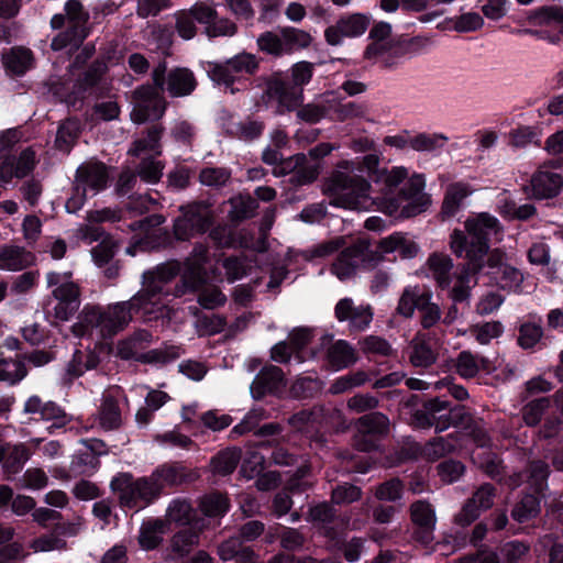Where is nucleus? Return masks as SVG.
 Instances as JSON below:
<instances>
[{"instance_id": "1", "label": "nucleus", "mask_w": 563, "mask_h": 563, "mask_svg": "<svg viewBox=\"0 0 563 563\" xmlns=\"http://www.w3.org/2000/svg\"><path fill=\"white\" fill-rule=\"evenodd\" d=\"M340 169L329 186L330 205L349 209L367 211L374 205L386 214L391 217L410 218L422 212L429 203V198L423 194L426 181L422 175H413L406 183L397 196H391L407 177L408 169L402 166H395L391 169H382L374 181L384 187L383 196L373 198L371 196V184L354 174L355 163L344 161L339 165Z\"/></svg>"}, {"instance_id": "2", "label": "nucleus", "mask_w": 563, "mask_h": 563, "mask_svg": "<svg viewBox=\"0 0 563 563\" xmlns=\"http://www.w3.org/2000/svg\"><path fill=\"white\" fill-rule=\"evenodd\" d=\"M503 233V225L499 220L488 212L470 214L464 221V229H454L449 239L452 253L468 262L470 267L481 271L485 258L488 256L490 266H497L503 261L499 251L489 253V241Z\"/></svg>"}, {"instance_id": "3", "label": "nucleus", "mask_w": 563, "mask_h": 563, "mask_svg": "<svg viewBox=\"0 0 563 563\" xmlns=\"http://www.w3.org/2000/svg\"><path fill=\"white\" fill-rule=\"evenodd\" d=\"M183 482L181 468L162 466L148 476L142 477H134L131 473H119L112 478L110 486L122 507L139 510L158 498L165 487Z\"/></svg>"}, {"instance_id": "4", "label": "nucleus", "mask_w": 563, "mask_h": 563, "mask_svg": "<svg viewBox=\"0 0 563 563\" xmlns=\"http://www.w3.org/2000/svg\"><path fill=\"white\" fill-rule=\"evenodd\" d=\"M180 264L170 261L158 265L153 271L143 274L142 289L129 301L132 311L142 312L148 319L163 314L165 309L164 296L166 285L179 273Z\"/></svg>"}, {"instance_id": "5", "label": "nucleus", "mask_w": 563, "mask_h": 563, "mask_svg": "<svg viewBox=\"0 0 563 563\" xmlns=\"http://www.w3.org/2000/svg\"><path fill=\"white\" fill-rule=\"evenodd\" d=\"M132 320V310L128 303L118 302L107 308L86 306L73 325L76 336L92 335L111 338L122 331Z\"/></svg>"}, {"instance_id": "6", "label": "nucleus", "mask_w": 563, "mask_h": 563, "mask_svg": "<svg viewBox=\"0 0 563 563\" xmlns=\"http://www.w3.org/2000/svg\"><path fill=\"white\" fill-rule=\"evenodd\" d=\"M107 167L97 162H87L77 168L74 195L67 200L66 209L75 212L80 209L88 195L96 196L108 184Z\"/></svg>"}, {"instance_id": "7", "label": "nucleus", "mask_w": 563, "mask_h": 563, "mask_svg": "<svg viewBox=\"0 0 563 563\" xmlns=\"http://www.w3.org/2000/svg\"><path fill=\"white\" fill-rule=\"evenodd\" d=\"M257 67L258 63L254 55L241 53L224 63H209L208 75L213 82L230 88L233 93V84L241 82L254 74Z\"/></svg>"}, {"instance_id": "8", "label": "nucleus", "mask_w": 563, "mask_h": 563, "mask_svg": "<svg viewBox=\"0 0 563 563\" xmlns=\"http://www.w3.org/2000/svg\"><path fill=\"white\" fill-rule=\"evenodd\" d=\"M47 286L52 287V295L56 299L54 316L56 319L67 321L80 306V290L70 279V273L51 272L46 275Z\"/></svg>"}, {"instance_id": "9", "label": "nucleus", "mask_w": 563, "mask_h": 563, "mask_svg": "<svg viewBox=\"0 0 563 563\" xmlns=\"http://www.w3.org/2000/svg\"><path fill=\"white\" fill-rule=\"evenodd\" d=\"M529 23L537 30H519L520 34H529L551 44H558L563 34V9L556 5H545L533 10L528 16Z\"/></svg>"}, {"instance_id": "10", "label": "nucleus", "mask_w": 563, "mask_h": 563, "mask_svg": "<svg viewBox=\"0 0 563 563\" xmlns=\"http://www.w3.org/2000/svg\"><path fill=\"white\" fill-rule=\"evenodd\" d=\"M360 264L367 268L375 267L372 253L368 252V244L365 241H357L344 249L331 266V272L340 280H346L355 275Z\"/></svg>"}, {"instance_id": "11", "label": "nucleus", "mask_w": 563, "mask_h": 563, "mask_svg": "<svg viewBox=\"0 0 563 563\" xmlns=\"http://www.w3.org/2000/svg\"><path fill=\"white\" fill-rule=\"evenodd\" d=\"M534 198H552L561 191L563 185V166L561 157L551 159L540 166L530 181Z\"/></svg>"}, {"instance_id": "12", "label": "nucleus", "mask_w": 563, "mask_h": 563, "mask_svg": "<svg viewBox=\"0 0 563 563\" xmlns=\"http://www.w3.org/2000/svg\"><path fill=\"white\" fill-rule=\"evenodd\" d=\"M183 216L177 218L174 224V232L178 240L205 233L212 223V211L209 207L200 203L183 208Z\"/></svg>"}, {"instance_id": "13", "label": "nucleus", "mask_w": 563, "mask_h": 563, "mask_svg": "<svg viewBox=\"0 0 563 563\" xmlns=\"http://www.w3.org/2000/svg\"><path fill=\"white\" fill-rule=\"evenodd\" d=\"M139 339L129 338L122 340L117 345L118 355L123 360L136 358L143 363L163 365L180 357L181 349L170 345L161 349L151 350L139 355Z\"/></svg>"}, {"instance_id": "14", "label": "nucleus", "mask_w": 563, "mask_h": 563, "mask_svg": "<svg viewBox=\"0 0 563 563\" xmlns=\"http://www.w3.org/2000/svg\"><path fill=\"white\" fill-rule=\"evenodd\" d=\"M461 411L460 407L449 410L446 401L435 398L428 401L423 410L416 411L413 422L419 428L433 426L437 431H443L451 424V421L461 417Z\"/></svg>"}, {"instance_id": "15", "label": "nucleus", "mask_w": 563, "mask_h": 563, "mask_svg": "<svg viewBox=\"0 0 563 563\" xmlns=\"http://www.w3.org/2000/svg\"><path fill=\"white\" fill-rule=\"evenodd\" d=\"M134 107L131 111V120L136 124H143L150 120L163 117L165 101L156 90L150 86H142L133 92Z\"/></svg>"}, {"instance_id": "16", "label": "nucleus", "mask_w": 563, "mask_h": 563, "mask_svg": "<svg viewBox=\"0 0 563 563\" xmlns=\"http://www.w3.org/2000/svg\"><path fill=\"white\" fill-rule=\"evenodd\" d=\"M467 434L472 438L476 448L472 450L471 457L475 464L483 468L489 476L495 477L499 473L500 462L497 455L488 448L489 437L483 421L474 422Z\"/></svg>"}, {"instance_id": "17", "label": "nucleus", "mask_w": 563, "mask_h": 563, "mask_svg": "<svg viewBox=\"0 0 563 563\" xmlns=\"http://www.w3.org/2000/svg\"><path fill=\"white\" fill-rule=\"evenodd\" d=\"M189 10L196 21L203 25L209 37L233 36L236 33V25L227 18H219L217 10L211 4L198 2Z\"/></svg>"}, {"instance_id": "18", "label": "nucleus", "mask_w": 563, "mask_h": 563, "mask_svg": "<svg viewBox=\"0 0 563 563\" xmlns=\"http://www.w3.org/2000/svg\"><path fill=\"white\" fill-rule=\"evenodd\" d=\"M388 418L380 413L374 412L363 416L357 421V435L355 445L361 451H371L377 446V437L388 432Z\"/></svg>"}, {"instance_id": "19", "label": "nucleus", "mask_w": 563, "mask_h": 563, "mask_svg": "<svg viewBox=\"0 0 563 563\" xmlns=\"http://www.w3.org/2000/svg\"><path fill=\"white\" fill-rule=\"evenodd\" d=\"M371 19L366 14L353 13L344 15L334 25L325 29L324 37L329 45L342 44L344 37H357L365 33Z\"/></svg>"}, {"instance_id": "20", "label": "nucleus", "mask_w": 563, "mask_h": 563, "mask_svg": "<svg viewBox=\"0 0 563 563\" xmlns=\"http://www.w3.org/2000/svg\"><path fill=\"white\" fill-rule=\"evenodd\" d=\"M419 250V245L408 234L394 232L383 238L377 244V251L371 253L377 266L386 254L398 253L402 260H410L417 256Z\"/></svg>"}, {"instance_id": "21", "label": "nucleus", "mask_w": 563, "mask_h": 563, "mask_svg": "<svg viewBox=\"0 0 563 563\" xmlns=\"http://www.w3.org/2000/svg\"><path fill=\"white\" fill-rule=\"evenodd\" d=\"M207 246L197 244L184 264L181 275L183 285L186 290H198L207 282L205 264L207 263ZM184 292V290L181 291Z\"/></svg>"}, {"instance_id": "22", "label": "nucleus", "mask_w": 563, "mask_h": 563, "mask_svg": "<svg viewBox=\"0 0 563 563\" xmlns=\"http://www.w3.org/2000/svg\"><path fill=\"white\" fill-rule=\"evenodd\" d=\"M335 318L340 321H347L350 329L364 331L373 320V310L369 305H355L352 298H342L334 308Z\"/></svg>"}, {"instance_id": "23", "label": "nucleus", "mask_w": 563, "mask_h": 563, "mask_svg": "<svg viewBox=\"0 0 563 563\" xmlns=\"http://www.w3.org/2000/svg\"><path fill=\"white\" fill-rule=\"evenodd\" d=\"M23 412L27 415H36L45 421H53L49 430L53 428H62L67 424L68 417L65 411L53 401H44L40 396L33 395L26 399L23 406Z\"/></svg>"}, {"instance_id": "24", "label": "nucleus", "mask_w": 563, "mask_h": 563, "mask_svg": "<svg viewBox=\"0 0 563 563\" xmlns=\"http://www.w3.org/2000/svg\"><path fill=\"white\" fill-rule=\"evenodd\" d=\"M268 93L278 102L279 113L292 111L303 101L302 88L279 78H275L269 82Z\"/></svg>"}, {"instance_id": "25", "label": "nucleus", "mask_w": 563, "mask_h": 563, "mask_svg": "<svg viewBox=\"0 0 563 563\" xmlns=\"http://www.w3.org/2000/svg\"><path fill=\"white\" fill-rule=\"evenodd\" d=\"M42 439H31L26 444L20 443L11 445L9 443H0V464L10 472L16 473L23 464L30 459V449H40Z\"/></svg>"}, {"instance_id": "26", "label": "nucleus", "mask_w": 563, "mask_h": 563, "mask_svg": "<svg viewBox=\"0 0 563 563\" xmlns=\"http://www.w3.org/2000/svg\"><path fill=\"white\" fill-rule=\"evenodd\" d=\"M121 398H123V391L118 386L111 387L103 393L97 416L102 429L112 430L121 424V410L118 405Z\"/></svg>"}, {"instance_id": "27", "label": "nucleus", "mask_w": 563, "mask_h": 563, "mask_svg": "<svg viewBox=\"0 0 563 563\" xmlns=\"http://www.w3.org/2000/svg\"><path fill=\"white\" fill-rule=\"evenodd\" d=\"M494 488L489 484L482 485L473 495L462 510L456 516L455 520L461 526L471 525L478 516L481 510L488 509L494 503Z\"/></svg>"}, {"instance_id": "28", "label": "nucleus", "mask_w": 563, "mask_h": 563, "mask_svg": "<svg viewBox=\"0 0 563 563\" xmlns=\"http://www.w3.org/2000/svg\"><path fill=\"white\" fill-rule=\"evenodd\" d=\"M409 361L415 367H429L438 357L435 342L424 333H418L410 342Z\"/></svg>"}, {"instance_id": "29", "label": "nucleus", "mask_w": 563, "mask_h": 563, "mask_svg": "<svg viewBox=\"0 0 563 563\" xmlns=\"http://www.w3.org/2000/svg\"><path fill=\"white\" fill-rule=\"evenodd\" d=\"M473 192L474 189L472 188V186L465 181H455L448 185L442 201V217H454L465 206V200Z\"/></svg>"}, {"instance_id": "30", "label": "nucleus", "mask_w": 563, "mask_h": 563, "mask_svg": "<svg viewBox=\"0 0 563 563\" xmlns=\"http://www.w3.org/2000/svg\"><path fill=\"white\" fill-rule=\"evenodd\" d=\"M284 387L283 372L277 366L264 367L251 385L253 398L260 399L266 394L278 393Z\"/></svg>"}, {"instance_id": "31", "label": "nucleus", "mask_w": 563, "mask_h": 563, "mask_svg": "<svg viewBox=\"0 0 563 563\" xmlns=\"http://www.w3.org/2000/svg\"><path fill=\"white\" fill-rule=\"evenodd\" d=\"M309 519L314 525H317L324 536L330 539H335L338 537V532L334 531L336 527L344 528L347 526V522H344L343 519L339 520L335 518L333 509L327 503L318 504L310 508Z\"/></svg>"}, {"instance_id": "32", "label": "nucleus", "mask_w": 563, "mask_h": 563, "mask_svg": "<svg viewBox=\"0 0 563 563\" xmlns=\"http://www.w3.org/2000/svg\"><path fill=\"white\" fill-rule=\"evenodd\" d=\"M283 173H292L297 184L303 185L313 181L319 174V167L307 163L305 154H297L283 163Z\"/></svg>"}, {"instance_id": "33", "label": "nucleus", "mask_w": 563, "mask_h": 563, "mask_svg": "<svg viewBox=\"0 0 563 563\" xmlns=\"http://www.w3.org/2000/svg\"><path fill=\"white\" fill-rule=\"evenodd\" d=\"M34 261L32 253L24 247L16 245H4L0 247V268L8 271H20Z\"/></svg>"}, {"instance_id": "34", "label": "nucleus", "mask_w": 563, "mask_h": 563, "mask_svg": "<svg viewBox=\"0 0 563 563\" xmlns=\"http://www.w3.org/2000/svg\"><path fill=\"white\" fill-rule=\"evenodd\" d=\"M428 269L441 288H449L452 284L453 261L446 254L434 253L427 262Z\"/></svg>"}, {"instance_id": "35", "label": "nucleus", "mask_w": 563, "mask_h": 563, "mask_svg": "<svg viewBox=\"0 0 563 563\" xmlns=\"http://www.w3.org/2000/svg\"><path fill=\"white\" fill-rule=\"evenodd\" d=\"M196 86L194 74L186 68H177L168 74L167 91L174 97L190 95Z\"/></svg>"}, {"instance_id": "36", "label": "nucleus", "mask_w": 563, "mask_h": 563, "mask_svg": "<svg viewBox=\"0 0 563 563\" xmlns=\"http://www.w3.org/2000/svg\"><path fill=\"white\" fill-rule=\"evenodd\" d=\"M327 357L336 371L349 367L357 360L355 350L343 340H338L328 347Z\"/></svg>"}, {"instance_id": "37", "label": "nucleus", "mask_w": 563, "mask_h": 563, "mask_svg": "<svg viewBox=\"0 0 563 563\" xmlns=\"http://www.w3.org/2000/svg\"><path fill=\"white\" fill-rule=\"evenodd\" d=\"M455 369L463 378H473L481 371L487 369V360L471 351H463L455 360Z\"/></svg>"}, {"instance_id": "38", "label": "nucleus", "mask_w": 563, "mask_h": 563, "mask_svg": "<svg viewBox=\"0 0 563 563\" xmlns=\"http://www.w3.org/2000/svg\"><path fill=\"white\" fill-rule=\"evenodd\" d=\"M504 327L499 321H487L472 324L467 330H459V335L471 334L479 344L486 345L493 339L499 338Z\"/></svg>"}, {"instance_id": "39", "label": "nucleus", "mask_w": 563, "mask_h": 563, "mask_svg": "<svg viewBox=\"0 0 563 563\" xmlns=\"http://www.w3.org/2000/svg\"><path fill=\"white\" fill-rule=\"evenodd\" d=\"M449 137L443 133H419L409 137V147L417 152L434 153L441 151Z\"/></svg>"}, {"instance_id": "40", "label": "nucleus", "mask_w": 563, "mask_h": 563, "mask_svg": "<svg viewBox=\"0 0 563 563\" xmlns=\"http://www.w3.org/2000/svg\"><path fill=\"white\" fill-rule=\"evenodd\" d=\"M471 272L475 274L478 271L470 267L468 262H466L463 269L452 276V284L449 288H451V297L454 301H463L468 298L471 288L476 283Z\"/></svg>"}, {"instance_id": "41", "label": "nucleus", "mask_w": 563, "mask_h": 563, "mask_svg": "<svg viewBox=\"0 0 563 563\" xmlns=\"http://www.w3.org/2000/svg\"><path fill=\"white\" fill-rule=\"evenodd\" d=\"M162 132L163 130L159 126L151 128L147 131L146 137L134 141L133 145L129 150V154L133 156H141L143 154L159 155V140L162 136Z\"/></svg>"}, {"instance_id": "42", "label": "nucleus", "mask_w": 563, "mask_h": 563, "mask_svg": "<svg viewBox=\"0 0 563 563\" xmlns=\"http://www.w3.org/2000/svg\"><path fill=\"white\" fill-rule=\"evenodd\" d=\"M240 459V450L234 448L225 449L211 460L210 466L214 474L225 476L236 468Z\"/></svg>"}, {"instance_id": "43", "label": "nucleus", "mask_w": 563, "mask_h": 563, "mask_svg": "<svg viewBox=\"0 0 563 563\" xmlns=\"http://www.w3.org/2000/svg\"><path fill=\"white\" fill-rule=\"evenodd\" d=\"M411 518L415 523L426 531V541L431 538V532L435 526V514L431 506L426 501H417L411 505Z\"/></svg>"}, {"instance_id": "44", "label": "nucleus", "mask_w": 563, "mask_h": 563, "mask_svg": "<svg viewBox=\"0 0 563 563\" xmlns=\"http://www.w3.org/2000/svg\"><path fill=\"white\" fill-rule=\"evenodd\" d=\"M3 62L9 70L16 75H22L32 67V52L23 47L12 48L11 52L3 57Z\"/></svg>"}, {"instance_id": "45", "label": "nucleus", "mask_w": 563, "mask_h": 563, "mask_svg": "<svg viewBox=\"0 0 563 563\" xmlns=\"http://www.w3.org/2000/svg\"><path fill=\"white\" fill-rule=\"evenodd\" d=\"M80 132V124L77 120H66L59 125L56 134V147L63 152H69Z\"/></svg>"}, {"instance_id": "46", "label": "nucleus", "mask_w": 563, "mask_h": 563, "mask_svg": "<svg viewBox=\"0 0 563 563\" xmlns=\"http://www.w3.org/2000/svg\"><path fill=\"white\" fill-rule=\"evenodd\" d=\"M282 32L284 36V44L286 46V55L294 51L306 48L312 42L310 33L300 29L287 26L283 27Z\"/></svg>"}, {"instance_id": "47", "label": "nucleus", "mask_w": 563, "mask_h": 563, "mask_svg": "<svg viewBox=\"0 0 563 563\" xmlns=\"http://www.w3.org/2000/svg\"><path fill=\"white\" fill-rule=\"evenodd\" d=\"M230 504L220 493H211L200 500V509L208 517H221L228 512Z\"/></svg>"}, {"instance_id": "48", "label": "nucleus", "mask_w": 563, "mask_h": 563, "mask_svg": "<svg viewBox=\"0 0 563 563\" xmlns=\"http://www.w3.org/2000/svg\"><path fill=\"white\" fill-rule=\"evenodd\" d=\"M165 525L162 521H154L144 523L141 527L139 541L143 549L152 550L156 548L164 533Z\"/></svg>"}, {"instance_id": "49", "label": "nucleus", "mask_w": 563, "mask_h": 563, "mask_svg": "<svg viewBox=\"0 0 563 563\" xmlns=\"http://www.w3.org/2000/svg\"><path fill=\"white\" fill-rule=\"evenodd\" d=\"M258 48L269 55L282 56L286 55L283 32H265L257 38Z\"/></svg>"}, {"instance_id": "50", "label": "nucleus", "mask_w": 563, "mask_h": 563, "mask_svg": "<svg viewBox=\"0 0 563 563\" xmlns=\"http://www.w3.org/2000/svg\"><path fill=\"white\" fill-rule=\"evenodd\" d=\"M368 380L365 372L358 371L349 373L336 378L330 386L329 391L333 395L345 393L352 388L364 385Z\"/></svg>"}, {"instance_id": "51", "label": "nucleus", "mask_w": 563, "mask_h": 563, "mask_svg": "<svg viewBox=\"0 0 563 563\" xmlns=\"http://www.w3.org/2000/svg\"><path fill=\"white\" fill-rule=\"evenodd\" d=\"M427 292H421L418 288H406L399 298L397 312L405 317H412L416 309H419L420 299L426 297Z\"/></svg>"}, {"instance_id": "52", "label": "nucleus", "mask_w": 563, "mask_h": 563, "mask_svg": "<svg viewBox=\"0 0 563 563\" xmlns=\"http://www.w3.org/2000/svg\"><path fill=\"white\" fill-rule=\"evenodd\" d=\"M390 33H391V26L389 23L379 22V23L375 24L369 32V36H371V38H373L376 42L367 46V48L365 51V56L369 59L378 56L385 48V45L382 44L380 42L388 38Z\"/></svg>"}, {"instance_id": "53", "label": "nucleus", "mask_w": 563, "mask_h": 563, "mask_svg": "<svg viewBox=\"0 0 563 563\" xmlns=\"http://www.w3.org/2000/svg\"><path fill=\"white\" fill-rule=\"evenodd\" d=\"M26 375L24 364L19 360H0V380L15 384Z\"/></svg>"}, {"instance_id": "54", "label": "nucleus", "mask_w": 563, "mask_h": 563, "mask_svg": "<svg viewBox=\"0 0 563 563\" xmlns=\"http://www.w3.org/2000/svg\"><path fill=\"white\" fill-rule=\"evenodd\" d=\"M540 510L539 500L534 495H526L512 510V517L519 522L529 520L538 515Z\"/></svg>"}, {"instance_id": "55", "label": "nucleus", "mask_w": 563, "mask_h": 563, "mask_svg": "<svg viewBox=\"0 0 563 563\" xmlns=\"http://www.w3.org/2000/svg\"><path fill=\"white\" fill-rule=\"evenodd\" d=\"M550 406V398H539L528 402L522 409V418L527 426H537L543 412Z\"/></svg>"}, {"instance_id": "56", "label": "nucleus", "mask_w": 563, "mask_h": 563, "mask_svg": "<svg viewBox=\"0 0 563 563\" xmlns=\"http://www.w3.org/2000/svg\"><path fill=\"white\" fill-rule=\"evenodd\" d=\"M154 440L164 448L189 449L192 444V440L188 435L179 432L177 429L157 434Z\"/></svg>"}, {"instance_id": "57", "label": "nucleus", "mask_w": 563, "mask_h": 563, "mask_svg": "<svg viewBox=\"0 0 563 563\" xmlns=\"http://www.w3.org/2000/svg\"><path fill=\"white\" fill-rule=\"evenodd\" d=\"M98 365V358L92 353L76 352L71 362L68 364L67 372L73 376H80L86 371L92 369Z\"/></svg>"}, {"instance_id": "58", "label": "nucleus", "mask_w": 563, "mask_h": 563, "mask_svg": "<svg viewBox=\"0 0 563 563\" xmlns=\"http://www.w3.org/2000/svg\"><path fill=\"white\" fill-rule=\"evenodd\" d=\"M167 518L170 521L186 525L192 518V508L187 500H173L167 509Z\"/></svg>"}, {"instance_id": "59", "label": "nucleus", "mask_w": 563, "mask_h": 563, "mask_svg": "<svg viewBox=\"0 0 563 563\" xmlns=\"http://www.w3.org/2000/svg\"><path fill=\"white\" fill-rule=\"evenodd\" d=\"M430 299L431 296L429 294L422 297L418 309L421 313V324L426 329L433 327L441 317L440 308L431 302Z\"/></svg>"}, {"instance_id": "60", "label": "nucleus", "mask_w": 563, "mask_h": 563, "mask_svg": "<svg viewBox=\"0 0 563 563\" xmlns=\"http://www.w3.org/2000/svg\"><path fill=\"white\" fill-rule=\"evenodd\" d=\"M163 165L161 162L150 158H143L141 162L137 174L146 183L155 184L163 175Z\"/></svg>"}, {"instance_id": "61", "label": "nucleus", "mask_w": 563, "mask_h": 563, "mask_svg": "<svg viewBox=\"0 0 563 563\" xmlns=\"http://www.w3.org/2000/svg\"><path fill=\"white\" fill-rule=\"evenodd\" d=\"M542 333L538 323L526 322L520 327L518 342L523 349H530L540 341Z\"/></svg>"}, {"instance_id": "62", "label": "nucleus", "mask_w": 563, "mask_h": 563, "mask_svg": "<svg viewBox=\"0 0 563 563\" xmlns=\"http://www.w3.org/2000/svg\"><path fill=\"white\" fill-rule=\"evenodd\" d=\"M195 16L190 10L176 13V30L184 40H191L197 32Z\"/></svg>"}, {"instance_id": "63", "label": "nucleus", "mask_w": 563, "mask_h": 563, "mask_svg": "<svg viewBox=\"0 0 563 563\" xmlns=\"http://www.w3.org/2000/svg\"><path fill=\"white\" fill-rule=\"evenodd\" d=\"M230 178V172L222 167H207L200 172L199 179L206 186H222Z\"/></svg>"}, {"instance_id": "64", "label": "nucleus", "mask_w": 563, "mask_h": 563, "mask_svg": "<svg viewBox=\"0 0 563 563\" xmlns=\"http://www.w3.org/2000/svg\"><path fill=\"white\" fill-rule=\"evenodd\" d=\"M334 113L338 120L345 121L355 118H363L367 113V108L363 103L349 101L340 103L335 108Z\"/></svg>"}]
</instances>
